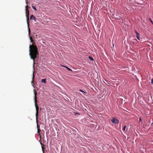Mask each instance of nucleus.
I'll return each mask as SVG.
<instances>
[{
  "mask_svg": "<svg viewBox=\"0 0 153 153\" xmlns=\"http://www.w3.org/2000/svg\"><path fill=\"white\" fill-rule=\"evenodd\" d=\"M30 55L31 59H33V61L34 59L36 58L37 55L38 53V49L37 47L35 46H32L30 45L29 46Z\"/></svg>",
  "mask_w": 153,
  "mask_h": 153,
  "instance_id": "obj_1",
  "label": "nucleus"
},
{
  "mask_svg": "<svg viewBox=\"0 0 153 153\" xmlns=\"http://www.w3.org/2000/svg\"><path fill=\"white\" fill-rule=\"evenodd\" d=\"M34 101H35V106L36 108V122H37V117L38 116V110H39V108L38 106V105H37V99H36V95H37L36 93V90L35 89L34 90Z\"/></svg>",
  "mask_w": 153,
  "mask_h": 153,
  "instance_id": "obj_2",
  "label": "nucleus"
},
{
  "mask_svg": "<svg viewBox=\"0 0 153 153\" xmlns=\"http://www.w3.org/2000/svg\"><path fill=\"white\" fill-rule=\"evenodd\" d=\"M25 13L26 14V16L27 17V24L28 26L29 27V11L27 9H25Z\"/></svg>",
  "mask_w": 153,
  "mask_h": 153,
  "instance_id": "obj_3",
  "label": "nucleus"
},
{
  "mask_svg": "<svg viewBox=\"0 0 153 153\" xmlns=\"http://www.w3.org/2000/svg\"><path fill=\"white\" fill-rule=\"evenodd\" d=\"M111 122L115 124H117L119 123V121L116 118L113 117L111 120Z\"/></svg>",
  "mask_w": 153,
  "mask_h": 153,
  "instance_id": "obj_4",
  "label": "nucleus"
},
{
  "mask_svg": "<svg viewBox=\"0 0 153 153\" xmlns=\"http://www.w3.org/2000/svg\"><path fill=\"white\" fill-rule=\"evenodd\" d=\"M135 33L136 34V37L138 40H140V36L139 34L135 30Z\"/></svg>",
  "mask_w": 153,
  "mask_h": 153,
  "instance_id": "obj_5",
  "label": "nucleus"
},
{
  "mask_svg": "<svg viewBox=\"0 0 153 153\" xmlns=\"http://www.w3.org/2000/svg\"><path fill=\"white\" fill-rule=\"evenodd\" d=\"M35 19H36V18H35V17L33 15H32L30 16V19H33L35 21H36L35 20Z\"/></svg>",
  "mask_w": 153,
  "mask_h": 153,
  "instance_id": "obj_6",
  "label": "nucleus"
},
{
  "mask_svg": "<svg viewBox=\"0 0 153 153\" xmlns=\"http://www.w3.org/2000/svg\"><path fill=\"white\" fill-rule=\"evenodd\" d=\"M34 78V74H33V77H32V80L31 81L32 84V85L33 86L34 85L33 84V83H34V80H33Z\"/></svg>",
  "mask_w": 153,
  "mask_h": 153,
  "instance_id": "obj_7",
  "label": "nucleus"
},
{
  "mask_svg": "<svg viewBox=\"0 0 153 153\" xmlns=\"http://www.w3.org/2000/svg\"><path fill=\"white\" fill-rule=\"evenodd\" d=\"M41 82L42 83H46V79H42Z\"/></svg>",
  "mask_w": 153,
  "mask_h": 153,
  "instance_id": "obj_8",
  "label": "nucleus"
},
{
  "mask_svg": "<svg viewBox=\"0 0 153 153\" xmlns=\"http://www.w3.org/2000/svg\"><path fill=\"white\" fill-rule=\"evenodd\" d=\"M65 68H66L68 71H70L71 72L72 71V70L71 69L68 67L67 66H66Z\"/></svg>",
  "mask_w": 153,
  "mask_h": 153,
  "instance_id": "obj_9",
  "label": "nucleus"
},
{
  "mask_svg": "<svg viewBox=\"0 0 153 153\" xmlns=\"http://www.w3.org/2000/svg\"><path fill=\"white\" fill-rule=\"evenodd\" d=\"M126 128V126H125L124 127H123L122 130H123V131H125V129Z\"/></svg>",
  "mask_w": 153,
  "mask_h": 153,
  "instance_id": "obj_10",
  "label": "nucleus"
},
{
  "mask_svg": "<svg viewBox=\"0 0 153 153\" xmlns=\"http://www.w3.org/2000/svg\"><path fill=\"white\" fill-rule=\"evenodd\" d=\"M88 58L89 59H90L91 61L94 60V59H93V58L90 56H89L88 57Z\"/></svg>",
  "mask_w": 153,
  "mask_h": 153,
  "instance_id": "obj_11",
  "label": "nucleus"
},
{
  "mask_svg": "<svg viewBox=\"0 0 153 153\" xmlns=\"http://www.w3.org/2000/svg\"><path fill=\"white\" fill-rule=\"evenodd\" d=\"M32 8H33V9H34L35 10H36V11L37 10L36 9V7H35L34 6H33V5H32Z\"/></svg>",
  "mask_w": 153,
  "mask_h": 153,
  "instance_id": "obj_12",
  "label": "nucleus"
},
{
  "mask_svg": "<svg viewBox=\"0 0 153 153\" xmlns=\"http://www.w3.org/2000/svg\"><path fill=\"white\" fill-rule=\"evenodd\" d=\"M30 40H31V42H33V40L32 39V37H31V36H30Z\"/></svg>",
  "mask_w": 153,
  "mask_h": 153,
  "instance_id": "obj_13",
  "label": "nucleus"
},
{
  "mask_svg": "<svg viewBox=\"0 0 153 153\" xmlns=\"http://www.w3.org/2000/svg\"><path fill=\"white\" fill-rule=\"evenodd\" d=\"M79 91L80 92H82V93H85V92L84 91H82L81 89H79Z\"/></svg>",
  "mask_w": 153,
  "mask_h": 153,
  "instance_id": "obj_14",
  "label": "nucleus"
},
{
  "mask_svg": "<svg viewBox=\"0 0 153 153\" xmlns=\"http://www.w3.org/2000/svg\"><path fill=\"white\" fill-rule=\"evenodd\" d=\"M149 20L152 24L153 25V22L152 21V19H149Z\"/></svg>",
  "mask_w": 153,
  "mask_h": 153,
  "instance_id": "obj_15",
  "label": "nucleus"
},
{
  "mask_svg": "<svg viewBox=\"0 0 153 153\" xmlns=\"http://www.w3.org/2000/svg\"><path fill=\"white\" fill-rule=\"evenodd\" d=\"M61 67H64V68H65L66 67V66H65V65H61Z\"/></svg>",
  "mask_w": 153,
  "mask_h": 153,
  "instance_id": "obj_16",
  "label": "nucleus"
},
{
  "mask_svg": "<svg viewBox=\"0 0 153 153\" xmlns=\"http://www.w3.org/2000/svg\"><path fill=\"white\" fill-rule=\"evenodd\" d=\"M28 7V6L27 5L25 7L26 9H27V8Z\"/></svg>",
  "mask_w": 153,
  "mask_h": 153,
  "instance_id": "obj_17",
  "label": "nucleus"
},
{
  "mask_svg": "<svg viewBox=\"0 0 153 153\" xmlns=\"http://www.w3.org/2000/svg\"><path fill=\"white\" fill-rule=\"evenodd\" d=\"M139 121L140 122H141V118H139Z\"/></svg>",
  "mask_w": 153,
  "mask_h": 153,
  "instance_id": "obj_18",
  "label": "nucleus"
},
{
  "mask_svg": "<svg viewBox=\"0 0 153 153\" xmlns=\"http://www.w3.org/2000/svg\"><path fill=\"white\" fill-rule=\"evenodd\" d=\"M151 82H152V84L153 83V79H152V80Z\"/></svg>",
  "mask_w": 153,
  "mask_h": 153,
  "instance_id": "obj_19",
  "label": "nucleus"
},
{
  "mask_svg": "<svg viewBox=\"0 0 153 153\" xmlns=\"http://www.w3.org/2000/svg\"><path fill=\"white\" fill-rule=\"evenodd\" d=\"M26 4H27V0H26Z\"/></svg>",
  "mask_w": 153,
  "mask_h": 153,
  "instance_id": "obj_20",
  "label": "nucleus"
},
{
  "mask_svg": "<svg viewBox=\"0 0 153 153\" xmlns=\"http://www.w3.org/2000/svg\"><path fill=\"white\" fill-rule=\"evenodd\" d=\"M151 125L153 126V123H151Z\"/></svg>",
  "mask_w": 153,
  "mask_h": 153,
  "instance_id": "obj_21",
  "label": "nucleus"
},
{
  "mask_svg": "<svg viewBox=\"0 0 153 153\" xmlns=\"http://www.w3.org/2000/svg\"><path fill=\"white\" fill-rule=\"evenodd\" d=\"M29 34H30V30L29 29Z\"/></svg>",
  "mask_w": 153,
  "mask_h": 153,
  "instance_id": "obj_22",
  "label": "nucleus"
},
{
  "mask_svg": "<svg viewBox=\"0 0 153 153\" xmlns=\"http://www.w3.org/2000/svg\"><path fill=\"white\" fill-rule=\"evenodd\" d=\"M33 68H34V65H33Z\"/></svg>",
  "mask_w": 153,
  "mask_h": 153,
  "instance_id": "obj_23",
  "label": "nucleus"
},
{
  "mask_svg": "<svg viewBox=\"0 0 153 153\" xmlns=\"http://www.w3.org/2000/svg\"><path fill=\"white\" fill-rule=\"evenodd\" d=\"M27 0H26V1Z\"/></svg>",
  "mask_w": 153,
  "mask_h": 153,
  "instance_id": "obj_24",
  "label": "nucleus"
}]
</instances>
